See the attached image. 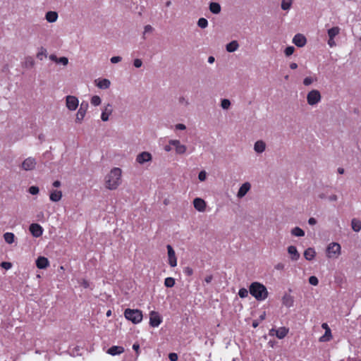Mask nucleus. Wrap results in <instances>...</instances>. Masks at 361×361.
<instances>
[{"instance_id":"1","label":"nucleus","mask_w":361,"mask_h":361,"mask_svg":"<svg viewBox=\"0 0 361 361\" xmlns=\"http://www.w3.org/2000/svg\"><path fill=\"white\" fill-rule=\"evenodd\" d=\"M121 169L117 167L112 169L105 178L106 188L111 190L116 189L121 182Z\"/></svg>"},{"instance_id":"2","label":"nucleus","mask_w":361,"mask_h":361,"mask_svg":"<svg viewBox=\"0 0 361 361\" xmlns=\"http://www.w3.org/2000/svg\"><path fill=\"white\" fill-rule=\"evenodd\" d=\"M250 293L258 301L265 300L269 295L265 286L259 282H253L249 288Z\"/></svg>"},{"instance_id":"3","label":"nucleus","mask_w":361,"mask_h":361,"mask_svg":"<svg viewBox=\"0 0 361 361\" xmlns=\"http://www.w3.org/2000/svg\"><path fill=\"white\" fill-rule=\"evenodd\" d=\"M124 316L126 319L132 322L133 324H138L142 320V311L137 309H126L124 312Z\"/></svg>"},{"instance_id":"4","label":"nucleus","mask_w":361,"mask_h":361,"mask_svg":"<svg viewBox=\"0 0 361 361\" xmlns=\"http://www.w3.org/2000/svg\"><path fill=\"white\" fill-rule=\"evenodd\" d=\"M341 247L337 243H331L326 247V257L328 258H337L341 255Z\"/></svg>"},{"instance_id":"5","label":"nucleus","mask_w":361,"mask_h":361,"mask_svg":"<svg viewBox=\"0 0 361 361\" xmlns=\"http://www.w3.org/2000/svg\"><path fill=\"white\" fill-rule=\"evenodd\" d=\"M321 94L317 90H311L307 95V102L309 105L314 106L321 101Z\"/></svg>"},{"instance_id":"6","label":"nucleus","mask_w":361,"mask_h":361,"mask_svg":"<svg viewBox=\"0 0 361 361\" xmlns=\"http://www.w3.org/2000/svg\"><path fill=\"white\" fill-rule=\"evenodd\" d=\"M88 103L85 102H82L80 104V108L78 110V112L76 114V118H75V122L76 123H81L82 121L84 119L85 114L87 113V109H88Z\"/></svg>"},{"instance_id":"7","label":"nucleus","mask_w":361,"mask_h":361,"mask_svg":"<svg viewBox=\"0 0 361 361\" xmlns=\"http://www.w3.org/2000/svg\"><path fill=\"white\" fill-rule=\"evenodd\" d=\"M79 105L78 99L72 95H68L66 97V106L70 111H75Z\"/></svg>"},{"instance_id":"8","label":"nucleus","mask_w":361,"mask_h":361,"mask_svg":"<svg viewBox=\"0 0 361 361\" xmlns=\"http://www.w3.org/2000/svg\"><path fill=\"white\" fill-rule=\"evenodd\" d=\"M37 165V161L33 157L26 158L21 164V168L24 171H32L35 169Z\"/></svg>"},{"instance_id":"9","label":"nucleus","mask_w":361,"mask_h":361,"mask_svg":"<svg viewBox=\"0 0 361 361\" xmlns=\"http://www.w3.org/2000/svg\"><path fill=\"white\" fill-rule=\"evenodd\" d=\"M162 322V319L159 312L151 311L149 313V325L152 327H158Z\"/></svg>"},{"instance_id":"10","label":"nucleus","mask_w":361,"mask_h":361,"mask_svg":"<svg viewBox=\"0 0 361 361\" xmlns=\"http://www.w3.org/2000/svg\"><path fill=\"white\" fill-rule=\"evenodd\" d=\"M152 159V154L148 152H142L136 157V161L142 165L147 162H150Z\"/></svg>"},{"instance_id":"11","label":"nucleus","mask_w":361,"mask_h":361,"mask_svg":"<svg viewBox=\"0 0 361 361\" xmlns=\"http://www.w3.org/2000/svg\"><path fill=\"white\" fill-rule=\"evenodd\" d=\"M288 333V329L286 327H280L277 329H271L269 331L270 336H276L279 339H283Z\"/></svg>"},{"instance_id":"12","label":"nucleus","mask_w":361,"mask_h":361,"mask_svg":"<svg viewBox=\"0 0 361 361\" xmlns=\"http://www.w3.org/2000/svg\"><path fill=\"white\" fill-rule=\"evenodd\" d=\"M166 248L168 251L169 264L171 267H175L177 265V258L176 256L175 251L173 249L172 246L170 245H168L166 246Z\"/></svg>"},{"instance_id":"13","label":"nucleus","mask_w":361,"mask_h":361,"mask_svg":"<svg viewBox=\"0 0 361 361\" xmlns=\"http://www.w3.org/2000/svg\"><path fill=\"white\" fill-rule=\"evenodd\" d=\"M29 230L32 235L35 238L40 237L43 233V228L38 224H32L30 226Z\"/></svg>"},{"instance_id":"14","label":"nucleus","mask_w":361,"mask_h":361,"mask_svg":"<svg viewBox=\"0 0 361 361\" xmlns=\"http://www.w3.org/2000/svg\"><path fill=\"white\" fill-rule=\"evenodd\" d=\"M113 112V107L111 104H107L102 109L101 114V119L103 121H107L109 119V116Z\"/></svg>"},{"instance_id":"15","label":"nucleus","mask_w":361,"mask_h":361,"mask_svg":"<svg viewBox=\"0 0 361 361\" xmlns=\"http://www.w3.org/2000/svg\"><path fill=\"white\" fill-rule=\"evenodd\" d=\"M193 205L195 209L198 212H203L206 209V202L205 201L200 197H196L193 200Z\"/></svg>"},{"instance_id":"16","label":"nucleus","mask_w":361,"mask_h":361,"mask_svg":"<svg viewBox=\"0 0 361 361\" xmlns=\"http://www.w3.org/2000/svg\"><path fill=\"white\" fill-rule=\"evenodd\" d=\"M251 188V184L249 182L244 183L239 188L237 197L243 198Z\"/></svg>"},{"instance_id":"17","label":"nucleus","mask_w":361,"mask_h":361,"mask_svg":"<svg viewBox=\"0 0 361 361\" xmlns=\"http://www.w3.org/2000/svg\"><path fill=\"white\" fill-rule=\"evenodd\" d=\"M293 42L298 47H302L305 45L307 39L302 34H297L293 39Z\"/></svg>"},{"instance_id":"18","label":"nucleus","mask_w":361,"mask_h":361,"mask_svg":"<svg viewBox=\"0 0 361 361\" xmlns=\"http://www.w3.org/2000/svg\"><path fill=\"white\" fill-rule=\"evenodd\" d=\"M36 266L40 269H46L49 266V262L45 257H39L36 259Z\"/></svg>"},{"instance_id":"19","label":"nucleus","mask_w":361,"mask_h":361,"mask_svg":"<svg viewBox=\"0 0 361 361\" xmlns=\"http://www.w3.org/2000/svg\"><path fill=\"white\" fill-rule=\"evenodd\" d=\"M95 83L97 87L102 90L108 89L111 85L110 80L106 78L96 80Z\"/></svg>"},{"instance_id":"20","label":"nucleus","mask_w":361,"mask_h":361,"mask_svg":"<svg viewBox=\"0 0 361 361\" xmlns=\"http://www.w3.org/2000/svg\"><path fill=\"white\" fill-rule=\"evenodd\" d=\"M124 352V348L118 345H113L107 350V353L112 355H118Z\"/></svg>"},{"instance_id":"21","label":"nucleus","mask_w":361,"mask_h":361,"mask_svg":"<svg viewBox=\"0 0 361 361\" xmlns=\"http://www.w3.org/2000/svg\"><path fill=\"white\" fill-rule=\"evenodd\" d=\"M62 197V192L57 190H51L49 194V199L54 202H57L61 200Z\"/></svg>"},{"instance_id":"22","label":"nucleus","mask_w":361,"mask_h":361,"mask_svg":"<svg viewBox=\"0 0 361 361\" xmlns=\"http://www.w3.org/2000/svg\"><path fill=\"white\" fill-rule=\"evenodd\" d=\"M288 252L290 255V258L293 261H297L300 258V254L295 246L290 245L288 247Z\"/></svg>"},{"instance_id":"23","label":"nucleus","mask_w":361,"mask_h":361,"mask_svg":"<svg viewBox=\"0 0 361 361\" xmlns=\"http://www.w3.org/2000/svg\"><path fill=\"white\" fill-rule=\"evenodd\" d=\"M266 143L263 140H257L254 145V150L258 154H261L265 151Z\"/></svg>"},{"instance_id":"24","label":"nucleus","mask_w":361,"mask_h":361,"mask_svg":"<svg viewBox=\"0 0 361 361\" xmlns=\"http://www.w3.org/2000/svg\"><path fill=\"white\" fill-rule=\"evenodd\" d=\"M282 303L287 307H293L294 304L293 296H291L290 294L286 293L282 298Z\"/></svg>"},{"instance_id":"25","label":"nucleus","mask_w":361,"mask_h":361,"mask_svg":"<svg viewBox=\"0 0 361 361\" xmlns=\"http://www.w3.org/2000/svg\"><path fill=\"white\" fill-rule=\"evenodd\" d=\"M58 13L56 11H48L45 15V19L49 23H54L58 19Z\"/></svg>"},{"instance_id":"26","label":"nucleus","mask_w":361,"mask_h":361,"mask_svg":"<svg viewBox=\"0 0 361 361\" xmlns=\"http://www.w3.org/2000/svg\"><path fill=\"white\" fill-rule=\"evenodd\" d=\"M35 65V60L34 59L30 56H26L25 57V59L23 62V66L25 68H32Z\"/></svg>"},{"instance_id":"27","label":"nucleus","mask_w":361,"mask_h":361,"mask_svg":"<svg viewBox=\"0 0 361 361\" xmlns=\"http://www.w3.org/2000/svg\"><path fill=\"white\" fill-rule=\"evenodd\" d=\"M316 252L314 248L312 247L306 249L304 252V257L308 261L312 260L314 258Z\"/></svg>"},{"instance_id":"28","label":"nucleus","mask_w":361,"mask_h":361,"mask_svg":"<svg viewBox=\"0 0 361 361\" xmlns=\"http://www.w3.org/2000/svg\"><path fill=\"white\" fill-rule=\"evenodd\" d=\"M239 47V44L237 41L233 40L226 44V49L228 52H233L236 51Z\"/></svg>"},{"instance_id":"29","label":"nucleus","mask_w":361,"mask_h":361,"mask_svg":"<svg viewBox=\"0 0 361 361\" xmlns=\"http://www.w3.org/2000/svg\"><path fill=\"white\" fill-rule=\"evenodd\" d=\"M209 10L214 14H219L221 12V6L219 3L212 2L209 4Z\"/></svg>"},{"instance_id":"30","label":"nucleus","mask_w":361,"mask_h":361,"mask_svg":"<svg viewBox=\"0 0 361 361\" xmlns=\"http://www.w3.org/2000/svg\"><path fill=\"white\" fill-rule=\"evenodd\" d=\"M340 32V28L338 26L333 27L328 30V37L329 38L334 39L336 36H337Z\"/></svg>"},{"instance_id":"31","label":"nucleus","mask_w":361,"mask_h":361,"mask_svg":"<svg viewBox=\"0 0 361 361\" xmlns=\"http://www.w3.org/2000/svg\"><path fill=\"white\" fill-rule=\"evenodd\" d=\"M351 226L354 231L359 232L361 230V221L357 219H353Z\"/></svg>"},{"instance_id":"32","label":"nucleus","mask_w":361,"mask_h":361,"mask_svg":"<svg viewBox=\"0 0 361 361\" xmlns=\"http://www.w3.org/2000/svg\"><path fill=\"white\" fill-rule=\"evenodd\" d=\"M332 338V334L331 330H327L325 331L324 334L322 335L319 338V342H327L331 341Z\"/></svg>"},{"instance_id":"33","label":"nucleus","mask_w":361,"mask_h":361,"mask_svg":"<svg viewBox=\"0 0 361 361\" xmlns=\"http://www.w3.org/2000/svg\"><path fill=\"white\" fill-rule=\"evenodd\" d=\"M15 235L11 232H6L4 234V240L8 244H12L15 240Z\"/></svg>"},{"instance_id":"34","label":"nucleus","mask_w":361,"mask_h":361,"mask_svg":"<svg viewBox=\"0 0 361 361\" xmlns=\"http://www.w3.org/2000/svg\"><path fill=\"white\" fill-rule=\"evenodd\" d=\"M47 49L42 47L38 49L36 56L39 60L42 61L44 58L47 57Z\"/></svg>"},{"instance_id":"35","label":"nucleus","mask_w":361,"mask_h":361,"mask_svg":"<svg viewBox=\"0 0 361 361\" xmlns=\"http://www.w3.org/2000/svg\"><path fill=\"white\" fill-rule=\"evenodd\" d=\"M291 234L296 237H302L305 235V231L300 228V227H295L293 228L291 231Z\"/></svg>"},{"instance_id":"36","label":"nucleus","mask_w":361,"mask_h":361,"mask_svg":"<svg viewBox=\"0 0 361 361\" xmlns=\"http://www.w3.org/2000/svg\"><path fill=\"white\" fill-rule=\"evenodd\" d=\"M178 104L183 106H188L190 104L189 99L185 96H180L178 97Z\"/></svg>"},{"instance_id":"37","label":"nucleus","mask_w":361,"mask_h":361,"mask_svg":"<svg viewBox=\"0 0 361 361\" xmlns=\"http://www.w3.org/2000/svg\"><path fill=\"white\" fill-rule=\"evenodd\" d=\"M292 5V0H282L281 8L284 11L289 10Z\"/></svg>"},{"instance_id":"38","label":"nucleus","mask_w":361,"mask_h":361,"mask_svg":"<svg viewBox=\"0 0 361 361\" xmlns=\"http://www.w3.org/2000/svg\"><path fill=\"white\" fill-rule=\"evenodd\" d=\"M164 285L167 288H172L175 285V279L172 277H167L164 280Z\"/></svg>"},{"instance_id":"39","label":"nucleus","mask_w":361,"mask_h":361,"mask_svg":"<svg viewBox=\"0 0 361 361\" xmlns=\"http://www.w3.org/2000/svg\"><path fill=\"white\" fill-rule=\"evenodd\" d=\"M221 106L223 109L227 110L231 106V102L228 99H223L221 101Z\"/></svg>"},{"instance_id":"40","label":"nucleus","mask_w":361,"mask_h":361,"mask_svg":"<svg viewBox=\"0 0 361 361\" xmlns=\"http://www.w3.org/2000/svg\"><path fill=\"white\" fill-rule=\"evenodd\" d=\"M175 149L177 154H183L186 152L187 147L185 145L181 144Z\"/></svg>"},{"instance_id":"41","label":"nucleus","mask_w":361,"mask_h":361,"mask_svg":"<svg viewBox=\"0 0 361 361\" xmlns=\"http://www.w3.org/2000/svg\"><path fill=\"white\" fill-rule=\"evenodd\" d=\"M197 25L201 28H206L208 26V21L204 18H200L197 21Z\"/></svg>"},{"instance_id":"42","label":"nucleus","mask_w":361,"mask_h":361,"mask_svg":"<svg viewBox=\"0 0 361 361\" xmlns=\"http://www.w3.org/2000/svg\"><path fill=\"white\" fill-rule=\"evenodd\" d=\"M102 102V99L101 98L97 96V95H94L93 96L92 98H91V104L93 105V106H99Z\"/></svg>"},{"instance_id":"43","label":"nucleus","mask_w":361,"mask_h":361,"mask_svg":"<svg viewBox=\"0 0 361 361\" xmlns=\"http://www.w3.org/2000/svg\"><path fill=\"white\" fill-rule=\"evenodd\" d=\"M238 295L241 298H245L248 295V290L245 288H242L238 291Z\"/></svg>"},{"instance_id":"44","label":"nucleus","mask_w":361,"mask_h":361,"mask_svg":"<svg viewBox=\"0 0 361 361\" xmlns=\"http://www.w3.org/2000/svg\"><path fill=\"white\" fill-rule=\"evenodd\" d=\"M317 79L316 78H313L312 77H306L304 80H303V84L305 85V86H309L310 85L314 80H316Z\"/></svg>"},{"instance_id":"45","label":"nucleus","mask_w":361,"mask_h":361,"mask_svg":"<svg viewBox=\"0 0 361 361\" xmlns=\"http://www.w3.org/2000/svg\"><path fill=\"white\" fill-rule=\"evenodd\" d=\"M295 48L293 46H289L286 48L284 53L287 56H289L293 54Z\"/></svg>"},{"instance_id":"46","label":"nucleus","mask_w":361,"mask_h":361,"mask_svg":"<svg viewBox=\"0 0 361 361\" xmlns=\"http://www.w3.org/2000/svg\"><path fill=\"white\" fill-rule=\"evenodd\" d=\"M57 63H61L63 66H66L68 63V59L67 57L62 56L60 58H58Z\"/></svg>"},{"instance_id":"47","label":"nucleus","mask_w":361,"mask_h":361,"mask_svg":"<svg viewBox=\"0 0 361 361\" xmlns=\"http://www.w3.org/2000/svg\"><path fill=\"white\" fill-rule=\"evenodd\" d=\"M309 283L312 286H317L319 280L316 276H312L309 278Z\"/></svg>"},{"instance_id":"48","label":"nucleus","mask_w":361,"mask_h":361,"mask_svg":"<svg viewBox=\"0 0 361 361\" xmlns=\"http://www.w3.org/2000/svg\"><path fill=\"white\" fill-rule=\"evenodd\" d=\"M39 188L37 186H31L29 188V192L33 195L39 193Z\"/></svg>"},{"instance_id":"49","label":"nucleus","mask_w":361,"mask_h":361,"mask_svg":"<svg viewBox=\"0 0 361 361\" xmlns=\"http://www.w3.org/2000/svg\"><path fill=\"white\" fill-rule=\"evenodd\" d=\"M0 266L6 269V270H8L10 269L11 267H12V264L11 262H3L0 264Z\"/></svg>"},{"instance_id":"50","label":"nucleus","mask_w":361,"mask_h":361,"mask_svg":"<svg viewBox=\"0 0 361 361\" xmlns=\"http://www.w3.org/2000/svg\"><path fill=\"white\" fill-rule=\"evenodd\" d=\"M133 349L135 351L136 353V357H135V360L137 359L139 355H140V345L137 343H135L133 345Z\"/></svg>"},{"instance_id":"51","label":"nucleus","mask_w":361,"mask_h":361,"mask_svg":"<svg viewBox=\"0 0 361 361\" xmlns=\"http://www.w3.org/2000/svg\"><path fill=\"white\" fill-rule=\"evenodd\" d=\"M207 178V173L204 171H202L198 174V178L200 181L205 180Z\"/></svg>"},{"instance_id":"52","label":"nucleus","mask_w":361,"mask_h":361,"mask_svg":"<svg viewBox=\"0 0 361 361\" xmlns=\"http://www.w3.org/2000/svg\"><path fill=\"white\" fill-rule=\"evenodd\" d=\"M169 144L171 145L172 146H173L175 147V149L176 147H178V146L181 145L180 141L178 140H170Z\"/></svg>"},{"instance_id":"53","label":"nucleus","mask_w":361,"mask_h":361,"mask_svg":"<svg viewBox=\"0 0 361 361\" xmlns=\"http://www.w3.org/2000/svg\"><path fill=\"white\" fill-rule=\"evenodd\" d=\"M133 65L135 68H140L142 65V61L140 59H135L133 61Z\"/></svg>"},{"instance_id":"54","label":"nucleus","mask_w":361,"mask_h":361,"mask_svg":"<svg viewBox=\"0 0 361 361\" xmlns=\"http://www.w3.org/2000/svg\"><path fill=\"white\" fill-rule=\"evenodd\" d=\"M80 285L84 288H89L90 287V283L88 281L85 280V279H82L81 283H80Z\"/></svg>"},{"instance_id":"55","label":"nucleus","mask_w":361,"mask_h":361,"mask_svg":"<svg viewBox=\"0 0 361 361\" xmlns=\"http://www.w3.org/2000/svg\"><path fill=\"white\" fill-rule=\"evenodd\" d=\"M122 58L121 56H113L111 58L110 61L112 63H117L121 61Z\"/></svg>"},{"instance_id":"56","label":"nucleus","mask_w":361,"mask_h":361,"mask_svg":"<svg viewBox=\"0 0 361 361\" xmlns=\"http://www.w3.org/2000/svg\"><path fill=\"white\" fill-rule=\"evenodd\" d=\"M169 358L171 361H177L178 360V355L175 353H171L169 355Z\"/></svg>"},{"instance_id":"57","label":"nucleus","mask_w":361,"mask_h":361,"mask_svg":"<svg viewBox=\"0 0 361 361\" xmlns=\"http://www.w3.org/2000/svg\"><path fill=\"white\" fill-rule=\"evenodd\" d=\"M175 129L176 130H183L186 129V126H185V125H184L183 123H178V124H176L175 126Z\"/></svg>"},{"instance_id":"58","label":"nucleus","mask_w":361,"mask_h":361,"mask_svg":"<svg viewBox=\"0 0 361 361\" xmlns=\"http://www.w3.org/2000/svg\"><path fill=\"white\" fill-rule=\"evenodd\" d=\"M152 30H153V27L151 25H145L144 27V35L147 32H151Z\"/></svg>"},{"instance_id":"59","label":"nucleus","mask_w":361,"mask_h":361,"mask_svg":"<svg viewBox=\"0 0 361 361\" xmlns=\"http://www.w3.org/2000/svg\"><path fill=\"white\" fill-rule=\"evenodd\" d=\"M274 268L276 270H283L285 268V264L283 263H278L277 264L275 265Z\"/></svg>"},{"instance_id":"60","label":"nucleus","mask_w":361,"mask_h":361,"mask_svg":"<svg viewBox=\"0 0 361 361\" xmlns=\"http://www.w3.org/2000/svg\"><path fill=\"white\" fill-rule=\"evenodd\" d=\"M184 273L188 275V276H190L193 273V271L191 268L190 267H185V269H184Z\"/></svg>"},{"instance_id":"61","label":"nucleus","mask_w":361,"mask_h":361,"mask_svg":"<svg viewBox=\"0 0 361 361\" xmlns=\"http://www.w3.org/2000/svg\"><path fill=\"white\" fill-rule=\"evenodd\" d=\"M327 43L330 47H334L336 46V42L334 41V39L329 38Z\"/></svg>"},{"instance_id":"62","label":"nucleus","mask_w":361,"mask_h":361,"mask_svg":"<svg viewBox=\"0 0 361 361\" xmlns=\"http://www.w3.org/2000/svg\"><path fill=\"white\" fill-rule=\"evenodd\" d=\"M308 224L312 226L315 225L317 224V220L314 218L311 217L308 220Z\"/></svg>"},{"instance_id":"63","label":"nucleus","mask_w":361,"mask_h":361,"mask_svg":"<svg viewBox=\"0 0 361 361\" xmlns=\"http://www.w3.org/2000/svg\"><path fill=\"white\" fill-rule=\"evenodd\" d=\"M171 145L169 143V145H166L164 146V149L166 152H169L172 150Z\"/></svg>"},{"instance_id":"64","label":"nucleus","mask_w":361,"mask_h":361,"mask_svg":"<svg viewBox=\"0 0 361 361\" xmlns=\"http://www.w3.org/2000/svg\"><path fill=\"white\" fill-rule=\"evenodd\" d=\"M213 277L212 275H209V276H207L204 279V281L205 283H211Z\"/></svg>"}]
</instances>
